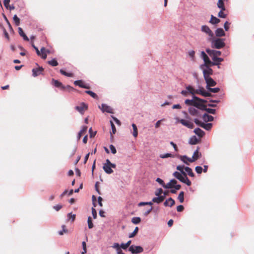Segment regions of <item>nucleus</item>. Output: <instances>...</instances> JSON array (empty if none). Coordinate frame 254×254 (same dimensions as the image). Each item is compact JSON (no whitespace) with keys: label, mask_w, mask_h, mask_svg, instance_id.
I'll return each mask as SVG.
<instances>
[{"label":"nucleus","mask_w":254,"mask_h":254,"mask_svg":"<svg viewBox=\"0 0 254 254\" xmlns=\"http://www.w3.org/2000/svg\"><path fill=\"white\" fill-rule=\"evenodd\" d=\"M179 158L185 164H187V165L189 164V163L187 162V155H182V156L181 155L179 156Z\"/></svg>","instance_id":"nucleus-48"},{"label":"nucleus","mask_w":254,"mask_h":254,"mask_svg":"<svg viewBox=\"0 0 254 254\" xmlns=\"http://www.w3.org/2000/svg\"><path fill=\"white\" fill-rule=\"evenodd\" d=\"M186 167L184 165H178L177 166V170L179 171L182 175L186 174V173L184 171Z\"/></svg>","instance_id":"nucleus-42"},{"label":"nucleus","mask_w":254,"mask_h":254,"mask_svg":"<svg viewBox=\"0 0 254 254\" xmlns=\"http://www.w3.org/2000/svg\"><path fill=\"white\" fill-rule=\"evenodd\" d=\"M74 84L76 86H78L81 88L84 89H89V85L87 84H85L82 80H77L74 82Z\"/></svg>","instance_id":"nucleus-11"},{"label":"nucleus","mask_w":254,"mask_h":254,"mask_svg":"<svg viewBox=\"0 0 254 254\" xmlns=\"http://www.w3.org/2000/svg\"><path fill=\"white\" fill-rule=\"evenodd\" d=\"M131 243V240L128 241L126 243H122L120 245V247L123 250H126L128 247H129L130 246V244Z\"/></svg>","instance_id":"nucleus-32"},{"label":"nucleus","mask_w":254,"mask_h":254,"mask_svg":"<svg viewBox=\"0 0 254 254\" xmlns=\"http://www.w3.org/2000/svg\"><path fill=\"white\" fill-rule=\"evenodd\" d=\"M157 197H155L153 198L152 201L153 202L157 203H160L162 202L165 198V193L163 194V195H157Z\"/></svg>","instance_id":"nucleus-15"},{"label":"nucleus","mask_w":254,"mask_h":254,"mask_svg":"<svg viewBox=\"0 0 254 254\" xmlns=\"http://www.w3.org/2000/svg\"><path fill=\"white\" fill-rule=\"evenodd\" d=\"M36 64L38 66V68H34L32 69V76L36 77L40 74H43L44 68L42 66H39L37 63Z\"/></svg>","instance_id":"nucleus-5"},{"label":"nucleus","mask_w":254,"mask_h":254,"mask_svg":"<svg viewBox=\"0 0 254 254\" xmlns=\"http://www.w3.org/2000/svg\"><path fill=\"white\" fill-rule=\"evenodd\" d=\"M175 200L172 197H169V198L167 199L164 202V205L166 207H172L175 204Z\"/></svg>","instance_id":"nucleus-17"},{"label":"nucleus","mask_w":254,"mask_h":254,"mask_svg":"<svg viewBox=\"0 0 254 254\" xmlns=\"http://www.w3.org/2000/svg\"><path fill=\"white\" fill-rule=\"evenodd\" d=\"M203 60L204 61L203 64L208 66H212L211 63H213V61H211L208 56L207 58L204 59Z\"/></svg>","instance_id":"nucleus-41"},{"label":"nucleus","mask_w":254,"mask_h":254,"mask_svg":"<svg viewBox=\"0 0 254 254\" xmlns=\"http://www.w3.org/2000/svg\"><path fill=\"white\" fill-rule=\"evenodd\" d=\"M85 93L90 96H91L92 98L94 99H97L98 96L97 95L94 93V92L90 91V90H86L85 91Z\"/></svg>","instance_id":"nucleus-37"},{"label":"nucleus","mask_w":254,"mask_h":254,"mask_svg":"<svg viewBox=\"0 0 254 254\" xmlns=\"http://www.w3.org/2000/svg\"><path fill=\"white\" fill-rule=\"evenodd\" d=\"M230 25V23H229L228 21H226L224 24V28L225 31H228L229 29V26Z\"/></svg>","instance_id":"nucleus-58"},{"label":"nucleus","mask_w":254,"mask_h":254,"mask_svg":"<svg viewBox=\"0 0 254 254\" xmlns=\"http://www.w3.org/2000/svg\"><path fill=\"white\" fill-rule=\"evenodd\" d=\"M91 212H92V214L93 218L96 219L97 217V211H96V210L94 207L92 208Z\"/></svg>","instance_id":"nucleus-62"},{"label":"nucleus","mask_w":254,"mask_h":254,"mask_svg":"<svg viewBox=\"0 0 254 254\" xmlns=\"http://www.w3.org/2000/svg\"><path fill=\"white\" fill-rule=\"evenodd\" d=\"M211 47L213 49H221L225 46V39L212 38L210 40Z\"/></svg>","instance_id":"nucleus-1"},{"label":"nucleus","mask_w":254,"mask_h":254,"mask_svg":"<svg viewBox=\"0 0 254 254\" xmlns=\"http://www.w3.org/2000/svg\"><path fill=\"white\" fill-rule=\"evenodd\" d=\"M201 30L202 32L208 35L209 37L212 38L214 37V34L213 32L211 30L208 26L205 25H202L201 28Z\"/></svg>","instance_id":"nucleus-8"},{"label":"nucleus","mask_w":254,"mask_h":254,"mask_svg":"<svg viewBox=\"0 0 254 254\" xmlns=\"http://www.w3.org/2000/svg\"><path fill=\"white\" fill-rule=\"evenodd\" d=\"M215 33L216 36L218 37L225 36V32L222 28H217L216 29Z\"/></svg>","instance_id":"nucleus-18"},{"label":"nucleus","mask_w":254,"mask_h":254,"mask_svg":"<svg viewBox=\"0 0 254 254\" xmlns=\"http://www.w3.org/2000/svg\"><path fill=\"white\" fill-rule=\"evenodd\" d=\"M220 22V20L217 17L214 16L213 15H211L210 19L209 21V23H211L213 25H215L219 23Z\"/></svg>","instance_id":"nucleus-23"},{"label":"nucleus","mask_w":254,"mask_h":254,"mask_svg":"<svg viewBox=\"0 0 254 254\" xmlns=\"http://www.w3.org/2000/svg\"><path fill=\"white\" fill-rule=\"evenodd\" d=\"M89 132L90 137L91 138L93 137L96 135V131L93 132L92 131L91 127L89 128Z\"/></svg>","instance_id":"nucleus-63"},{"label":"nucleus","mask_w":254,"mask_h":254,"mask_svg":"<svg viewBox=\"0 0 254 254\" xmlns=\"http://www.w3.org/2000/svg\"><path fill=\"white\" fill-rule=\"evenodd\" d=\"M180 181L186 184L188 186H190L191 185V182L187 177V173L182 175V178L180 179Z\"/></svg>","instance_id":"nucleus-13"},{"label":"nucleus","mask_w":254,"mask_h":254,"mask_svg":"<svg viewBox=\"0 0 254 254\" xmlns=\"http://www.w3.org/2000/svg\"><path fill=\"white\" fill-rule=\"evenodd\" d=\"M204 111H206L208 114L214 115L216 114V110L212 108H207L206 107Z\"/></svg>","instance_id":"nucleus-46"},{"label":"nucleus","mask_w":254,"mask_h":254,"mask_svg":"<svg viewBox=\"0 0 254 254\" xmlns=\"http://www.w3.org/2000/svg\"><path fill=\"white\" fill-rule=\"evenodd\" d=\"M51 84L56 87L58 88L63 91H65V86H64L63 83L59 80L53 78L52 79Z\"/></svg>","instance_id":"nucleus-7"},{"label":"nucleus","mask_w":254,"mask_h":254,"mask_svg":"<svg viewBox=\"0 0 254 254\" xmlns=\"http://www.w3.org/2000/svg\"><path fill=\"white\" fill-rule=\"evenodd\" d=\"M193 106L195 107L196 108L199 109L201 111H204L206 107L205 105H204V104H202L197 100L195 101Z\"/></svg>","instance_id":"nucleus-14"},{"label":"nucleus","mask_w":254,"mask_h":254,"mask_svg":"<svg viewBox=\"0 0 254 254\" xmlns=\"http://www.w3.org/2000/svg\"><path fill=\"white\" fill-rule=\"evenodd\" d=\"M206 52L212 58L216 57V56H215V50H211L209 48H207L206 49Z\"/></svg>","instance_id":"nucleus-40"},{"label":"nucleus","mask_w":254,"mask_h":254,"mask_svg":"<svg viewBox=\"0 0 254 254\" xmlns=\"http://www.w3.org/2000/svg\"><path fill=\"white\" fill-rule=\"evenodd\" d=\"M172 185H171V183H170V181L167 184H165L164 183V185H163V187L165 189H172Z\"/></svg>","instance_id":"nucleus-64"},{"label":"nucleus","mask_w":254,"mask_h":254,"mask_svg":"<svg viewBox=\"0 0 254 254\" xmlns=\"http://www.w3.org/2000/svg\"><path fill=\"white\" fill-rule=\"evenodd\" d=\"M13 20L16 26L20 24V19L17 17V15L15 14L13 17Z\"/></svg>","instance_id":"nucleus-50"},{"label":"nucleus","mask_w":254,"mask_h":254,"mask_svg":"<svg viewBox=\"0 0 254 254\" xmlns=\"http://www.w3.org/2000/svg\"><path fill=\"white\" fill-rule=\"evenodd\" d=\"M225 10L220 9V11L218 12V16L220 18H225L227 17V14L223 13V11Z\"/></svg>","instance_id":"nucleus-54"},{"label":"nucleus","mask_w":254,"mask_h":254,"mask_svg":"<svg viewBox=\"0 0 254 254\" xmlns=\"http://www.w3.org/2000/svg\"><path fill=\"white\" fill-rule=\"evenodd\" d=\"M75 109L82 114L84 113V110L87 109V105L84 102H82L80 106H76Z\"/></svg>","instance_id":"nucleus-12"},{"label":"nucleus","mask_w":254,"mask_h":254,"mask_svg":"<svg viewBox=\"0 0 254 254\" xmlns=\"http://www.w3.org/2000/svg\"><path fill=\"white\" fill-rule=\"evenodd\" d=\"M212 127V123H203L202 126H201V127L203 128L206 130H209L211 129Z\"/></svg>","instance_id":"nucleus-31"},{"label":"nucleus","mask_w":254,"mask_h":254,"mask_svg":"<svg viewBox=\"0 0 254 254\" xmlns=\"http://www.w3.org/2000/svg\"><path fill=\"white\" fill-rule=\"evenodd\" d=\"M99 108L103 113L107 112L108 113H113L112 108L105 104H102L101 107L99 106Z\"/></svg>","instance_id":"nucleus-9"},{"label":"nucleus","mask_w":254,"mask_h":254,"mask_svg":"<svg viewBox=\"0 0 254 254\" xmlns=\"http://www.w3.org/2000/svg\"><path fill=\"white\" fill-rule=\"evenodd\" d=\"M197 159H198V156H196L195 158H194L192 156L191 158H189L187 156V161H188L189 162H191V163L194 162L195 161L197 160Z\"/></svg>","instance_id":"nucleus-61"},{"label":"nucleus","mask_w":254,"mask_h":254,"mask_svg":"<svg viewBox=\"0 0 254 254\" xmlns=\"http://www.w3.org/2000/svg\"><path fill=\"white\" fill-rule=\"evenodd\" d=\"M103 169L107 174H111L113 172V170L111 168L110 165H103Z\"/></svg>","instance_id":"nucleus-24"},{"label":"nucleus","mask_w":254,"mask_h":254,"mask_svg":"<svg viewBox=\"0 0 254 254\" xmlns=\"http://www.w3.org/2000/svg\"><path fill=\"white\" fill-rule=\"evenodd\" d=\"M173 175L176 179H177L179 181L183 175L182 173H181L180 172H178L177 171H175Z\"/></svg>","instance_id":"nucleus-53"},{"label":"nucleus","mask_w":254,"mask_h":254,"mask_svg":"<svg viewBox=\"0 0 254 254\" xmlns=\"http://www.w3.org/2000/svg\"><path fill=\"white\" fill-rule=\"evenodd\" d=\"M82 246L83 251L81 252V253L86 254L87 253V249H86V244L85 242H84V241L82 242Z\"/></svg>","instance_id":"nucleus-57"},{"label":"nucleus","mask_w":254,"mask_h":254,"mask_svg":"<svg viewBox=\"0 0 254 254\" xmlns=\"http://www.w3.org/2000/svg\"><path fill=\"white\" fill-rule=\"evenodd\" d=\"M138 228L137 227H136L134 230V231L130 234H129L128 237L129 238H131L134 237L138 233Z\"/></svg>","instance_id":"nucleus-44"},{"label":"nucleus","mask_w":254,"mask_h":254,"mask_svg":"<svg viewBox=\"0 0 254 254\" xmlns=\"http://www.w3.org/2000/svg\"><path fill=\"white\" fill-rule=\"evenodd\" d=\"M193 132L199 137H202L205 135V132L199 127L195 128Z\"/></svg>","instance_id":"nucleus-21"},{"label":"nucleus","mask_w":254,"mask_h":254,"mask_svg":"<svg viewBox=\"0 0 254 254\" xmlns=\"http://www.w3.org/2000/svg\"><path fill=\"white\" fill-rule=\"evenodd\" d=\"M199 141L200 140L195 135H193L190 137L189 143L191 145H195L198 143Z\"/></svg>","instance_id":"nucleus-19"},{"label":"nucleus","mask_w":254,"mask_h":254,"mask_svg":"<svg viewBox=\"0 0 254 254\" xmlns=\"http://www.w3.org/2000/svg\"><path fill=\"white\" fill-rule=\"evenodd\" d=\"M128 251L132 254H139L143 251V248L140 246L131 245L129 248Z\"/></svg>","instance_id":"nucleus-3"},{"label":"nucleus","mask_w":254,"mask_h":254,"mask_svg":"<svg viewBox=\"0 0 254 254\" xmlns=\"http://www.w3.org/2000/svg\"><path fill=\"white\" fill-rule=\"evenodd\" d=\"M211 66L206 65L205 64H202L200 65V68L202 70L204 78L210 77L213 74V71L210 67Z\"/></svg>","instance_id":"nucleus-2"},{"label":"nucleus","mask_w":254,"mask_h":254,"mask_svg":"<svg viewBox=\"0 0 254 254\" xmlns=\"http://www.w3.org/2000/svg\"><path fill=\"white\" fill-rule=\"evenodd\" d=\"M194 96H195V95H192V99H186L185 101V103L187 105L190 106H193L194 105V103L195 102V101L196 100V99H194L193 97Z\"/></svg>","instance_id":"nucleus-26"},{"label":"nucleus","mask_w":254,"mask_h":254,"mask_svg":"<svg viewBox=\"0 0 254 254\" xmlns=\"http://www.w3.org/2000/svg\"><path fill=\"white\" fill-rule=\"evenodd\" d=\"M202 119L205 122H212L214 120V117L209 115L207 113H204L202 116Z\"/></svg>","instance_id":"nucleus-20"},{"label":"nucleus","mask_w":254,"mask_h":254,"mask_svg":"<svg viewBox=\"0 0 254 254\" xmlns=\"http://www.w3.org/2000/svg\"><path fill=\"white\" fill-rule=\"evenodd\" d=\"M212 61L213 63H211L212 66L219 65L220 64V63L224 61V59L219 57H212Z\"/></svg>","instance_id":"nucleus-16"},{"label":"nucleus","mask_w":254,"mask_h":254,"mask_svg":"<svg viewBox=\"0 0 254 254\" xmlns=\"http://www.w3.org/2000/svg\"><path fill=\"white\" fill-rule=\"evenodd\" d=\"M109 148L112 154H115L116 153L117 150L115 146H114L113 144H111L109 145Z\"/></svg>","instance_id":"nucleus-55"},{"label":"nucleus","mask_w":254,"mask_h":254,"mask_svg":"<svg viewBox=\"0 0 254 254\" xmlns=\"http://www.w3.org/2000/svg\"><path fill=\"white\" fill-rule=\"evenodd\" d=\"M204 79L206 83V88L211 86H214L217 84L216 82L211 77H208Z\"/></svg>","instance_id":"nucleus-10"},{"label":"nucleus","mask_w":254,"mask_h":254,"mask_svg":"<svg viewBox=\"0 0 254 254\" xmlns=\"http://www.w3.org/2000/svg\"><path fill=\"white\" fill-rule=\"evenodd\" d=\"M195 170L197 174H199L202 172V168L200 166H197L195 168Z\"/></svg>","instance_id":"nucleus-59"},{"label":"nucleus","mask_w":254,"mask_h":254,"mask_svg":"<svg viewBox=\"0 0 254 254\" xmlns=\"http://www.w3.org/2000/svg\"><path fill=\"white\" fill-rule=\"evenodd\" d=\"M75 214H73L71 212L67 214L68 220L71 219V222H73L75 219Z\"/></svg>","instance_id":"nucleus-49"},{"label":"nucleus","mask_w":254,"mask_h":254,"mask_svg":"<svg viewBox=\"0 0 254 254\" xmlns=\"http://www.w3.org/2000/svg\"><path fill=\"white\" fill-rule=\"evenodd\" d=\"M18 30L19 34L20 36H21L23 38L24 40L26 41H28L29 40L28 37L25 34V33L24 32V31L21 27H18Z\"/></svg>","instance_id":"nucleus-22"},{"label":"nucleus","mask_w":254,"mask_h":254,"mask_svg":"<svg viewBox=\"0 0 254 254\" xmlns=\"http://www.w3.org/2000/svg\"><path fill=\"white\" fill-rule=\"evenodd\" d=\"M187 91H188V92L190 94H191L192 95H195L194 94V91L195 90L193 89V88L191 85H188L186 87Z\"/></svg>","instance_id":"nucleus-39"},{"label":"nucleus","mask_w":254,"mask_h":254,"mask_svg":"<svg viewBox=\"0 0 254 254\" xmlns=\"http://www.w3.org/2000/svg\"><path fill=\"white\" fill-rule=\"evenodd\" d=\"M194 122L196 125L200 127H201V126H202V124L203 123L201 121L199 120L198 119H194Z\"/></svg>","instance_id":"nucleus-60"},{"label":"nucleus","mask_w":254,"mask_h":254,"mask_svg":"<svg viewBox=\"0 0 254 254\" xmlns=\"http://www.w3.org/2000/svg\"><path fill=\"white\" fill-rule=\"evenodd\" d=\"M199 94L203 97H207L211 96V94L206 91L203 87L197 89L194 91V94Z\"/></svg>","instance_id":"nucleus-6"},{"label":"nucleus","mask_w":254,"mask_h":254,"mask_svg":"<svg viewBox=\"0 0 254 254\" xmlns=\"http://www.w3.org/2000/svg\"><path fill=\"white\" fill-rule=\"evenodd\" d=\"M184 192L183 191H181L178 196V199L181 203H183L184 201Z\"/></svg>","instance_id":"nucleus-35"},{"label":"nucleus","mask_w":254,"mask_h":254,"mask_svg":"<svg viewBox=\"0 0 254 254\" xmlns=\"http://www.w3.org/2000/svg\"><path fill=\"white\" fill-rule=\"evenodd\" d=\"M207 90V91H208L209 93H218L220 89L219 87H215V88H211V87H206V88Z\"/></svg>","instance_id":"nucleus-30"},{"label":"nucleus","mask_w":254,"mask_h":254,"mask_svg":"<svg viewBox=\"0 0 254 254\" xmlns=\"http://www.w3.org/2000/svg\"><path fill=\"white\" fill-rule=\"evenodd\" d=\"M48 64L52 66H56L58 65V62L55 58L52 59L51 60L47 62Z\"/></svg>","instance_id":"nucleus-33"},{"label":"nucleus","mask_w":254,"mask_h":254,"mask_svg":"<svg viewBox=\"0 0 254 254\" xmlns=\"http://www.w3.org/2000/svg\"><path fill=\"white\" fill-rule=\"evenodd\" d=\"M131 221L134 224H138L141 222V218L139 217H134L132 218Z\"/></svg>","instance_id":"nucleus-34"},{"label":"nucleus","mask_w":254,"mask_h":254,"mask_svg":"<svg viewBox=\"0 0 254 254\" xmlns=\"http://www.w3.org/2000/svg\"><path fill=\"white\" fill-rule=\"evenodd\" d=\"M185 172L187 173V175H188L190 177H194V174L192 172V169L188 166H186L185 168Z\"/></svg>","instance_id":"nucleus-27"},{"label":"nucleus","mask_w":254,"mask_h":254,"mask_svg":"<svg viewBox=\"0 0 254 254\" xmlns=\"http://www.w3.org/2000/svg\"><path fill=\"white\" fill-rule=\"evenodd\" d=\"M224 1H225L223 0H218L217 3V6L220 9H222V10H226V8L224 5Z\"/></svg>","instance_id":"nucleus-29"},{"label":"nucleus","mask_w":254,"mask_h":254,"mask_svg":"<svg viewBox=\"0 0 254 254\" xmlns=\"http://www.w3.org/2000/svg\"><path fill=\"white\" fill-rule=\"evenodd\" d=\"M110 125L111 126L112 130L110 131L111 136H112V134H115L116 132V128L113 122L112 121H110Z\"/></svg>","instance_id":"nucleus-38"},{"label":"nucleus","mask_w":254,"mask_h":254,"mask_svg":"<svg viewBox=\"0 0 254 254\" xmlns=\"http://www.w3.org/2000/svg\"><path fill=\"white\" fill-rule=\"evenodd\" d=\"M175 119L177 122L180 123L182 125L187 127L191 129L194 127L193 124L188 120H186L184 119H180L178 117L176 118Z\"/></svg>","instance_id":"nucleus-4"},{"label":"nucleus","mask_w":254,"mask_h":254,"mask_svg":"<svg viewBox=\"0 0 254 254\" xmlns=\"http://www.w3.org/2000/svg\"><path fill=\"white\" fill-rule=\"evenodd\" d=\"M87 126L82 127V128L80 129V130L79 131V132H78V133L77 135V140H79L80 139V138L82 136V134L87 130Z\"/></svg>","instance_id":"nucleus-25"},{"label":"nucleus","mask_w":254,"mask_h":254,"mask_svg":"<svg viewBox=\"0 0 254 254\" xmlns=\"http://www.w3.org/2000/svg\"><path fill=\"white\" fill-rule=\"evenodd\" d=\"M87 223L89 229H92L93 227V224L92 223V218L90 216L88 217Z\"/></svg>","instance_id":"nucleus-51"},{"label":"nucleus","mask_w":254,"mask_h":254,"mask_svg":"<svg viewBox=\"0 0 254 254\" xmlns=\"http://www.w3.org/2000/svg\"><path fill=\"white\" fill-rule=\"evenodd\" d=\"M60 72L62 74H63L65 76H67V77H72L73 76L72 73L67 72L66 71H65V70H64L63 69H61L60 70Z\"/></svg>","instance_id":"nucleus-36"},{"label":"nucleus","mask_w":254,"mask_h":254,"mask_svg":"<svg viewBox=\"0 0 254 254\" xmlns=\"http://www.w3.org/2000/svg\"><path fill=\"white\" fill-rule=\"evenodd\" d=\"M160 157L162 159H165L169 157H173V155L170 153H166L160 155Z\"/></svg>","instance_id":"nucleus-43"},{"label":"nucleus","mask_w":254,"mask_h":254,"mask_svg":"<svg viewBox=\"0 0 254 254\" xmlns=\"http://www.w3.org/2000/svg\"><path fill=\"white\" fill-rule=\"evenodd\" d=\"M199 149V147H197V149L193 152L192 157L195 158L196 156H198V159L201 156V153H199L198 151Z\"/></svg>","instance_id":"nucleus-45"},{"label":"nucleus","mask_w":254,"mask_h":254,"mask_svg":"<svg viewBox=\"0 0 254 254\" xmlns=\"http://www.w3.org/2000/svg\"><path fill=\"white\" fill-rule=\"evenodd\" d=\"M149 205L150 206H152L153 205L152 200L151 201H149V202H140L138 204V205L139 206H144V205Z\"/></svg>","instance_id":"nucleus-52"},{"label":"nucleus","mask_w":254,"mask_h":254,"mask_svg":"<svg viewBox=\"0 0 254 254\" xmlns=\"http://www.w3.org/2000/svg\"><path fill=\"white\" fill-rule=\"evenodd\" d=\"M3 17L4 19V20L5 21V22H6L7 24L8 25L9 30L13 31L12 27L9 21H8L6 16L4 14H3Z\"/></svg>","instance_id":"nucleus-47"},{"label":"nucleus","mask_w":254,"mask_h":254,"mask_svg":"<svg viewBox=\"0 0 254 254\" xmlns=\"http://www.w3.org/2000/svg\"><path fill=\"white\" fill-rule=\"evenodd\" d=\"M193 98L194 99H196V100L198 101L199 102H200L202 104H204V103L207 102V100H206L205 99H201V98L198 97L196 96H194Z\"/></svg>","instance_id":"nucleus-56"},{"label":"nucleus","mask_w":254,"mask_h":254,"mask_svg":"<svg viewBox=\"0 0 254 254\" xmlns=\"http://www.w3.org/2000/svg\"><path fill=\"white\" fill-rule=\"evenodd\" d=\"M188 111L192 116H197L198 113V110L193 107H190L188 109Z\"/></svg>","instance_id":"nucleus-28"}]
</instances>
